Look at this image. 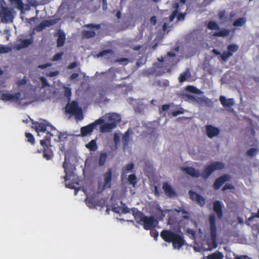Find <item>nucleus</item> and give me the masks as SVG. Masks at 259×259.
<instances>
[{"mask_svg":"<svg viewBox=\"0 0 259 259\" xmlns=\"http://www.w3.org/2000/svg\"><path fill=\"white\" fill-rule=\"evenodd\" d=\"M120 120L121 118L119 114L116 113H111L106 114L97 120L96 123L101 124L106 121L109 122V123H106L102 125L100 129L101 132L107 133L114 128L116 126L117 123L120 122Z\"/></svg>","mask_w":259,"mask_h":259,"instance_id":"nucleus-1","label":"nucleus"},{"mask_svg":"<svg viewBox=\"0 0 259 259\" xmlns=\"http://www.w3.org/2000/svg\"><path fill=\"white\" fill-rule=\"evenodd\" d=\"M136 222L146 230H152L158 225V221L153 216H146L142 211H132Z\"/></svg>","mask_w":259,"mask_h":259,"instance_id":"nucleus-2","label":"nucleus"},{"mask_svg":"<svg viewBox=\"0 0 259 259\" xmlns=\"http://www.w3.org/2000/svg\"><path fill=\"white\" fill-rule=\"evenodd\" d=\"M65 111L67 113L74 115L77 120H81L83 119L82 109L75 101L68 103L65 107Z\"/></svg>","mask_w":259,"mask_h":259,"instance_id":"nucleus-3","label":"nucleus"},{"mask_svg":"<svg viewBox=\"0 0 259 259\" xmlns=\"http://www.w3.org/2000/svg\"><path fill=\"white\" fill-rule=\"evenodd\" d=\"M182 98L188 102L195 101L200 106L205 105L210 107L212 105V101L209 99L205 97H198L196 96L184 94L182 95Z\"/></svg>","mask_w":259,"mask_h":259,"instance_id":"nucleus-4","label":"nucleus"},{"mask_svg":"<svg viewBox=\"0 0 259 259\" xmlns=\"http://www.w3.org/2000/svg\"><path fill=\"white\" fill-rule=\"evenodd\" d=\"M112 169H108L103 175V181H99L98 185V192L101 193L104 189L111 187Z\"/></svg>","mask_w":259,"mask_h":259,"instance_id":"nucleus-5","label":"nucleus"},{"mask_svg":"<svg viewBox=\"0 0 259 259\" xmlns=\"http://www.w3.org/2000/svg\"><path fill=\"white\" fill-rule=\"evenodd\" d=\"M209 222L210 224V238L213 247H217V232L215 223V214H210L209 217Z\"/></svg>","mask_w":259,"mask_h":259,"instance_id":"nucleus-6","label":"nucleus"},{"mask_svg":"<svg viewBox=\"0 0 259 259\" xmlns=\"http://www.w3.org/2000/svg\"><path fill=\"white\" fill-rule=\"evenodd\" d=\"M224 163L221 162H215L207 166L201 174L202 177L206 179L214 170L223 169L224 168Z\"/></svg>","mask_w":259,"mask_h":259,"instance_id":"nucleus-7","label":"nucleus"},{"mask_svg":"<svg viewBox=\"0 0 259 259\" xmlns=\"http://www.w3.org/2000/svg\"><path fill=\"white\" fill-rule=\"evenodd\" d=\"M14 18L12 9L3 7L0 11V21L3 23L12 22Z\"/></svg>","mask_w":259,"mask_h":259,"instance_id":"nucleus-8","label":"nucleus"},{"mask_svg":"<svg viewBox=\"0 0 259 259\" xmlns=\"http://www.w3.org/2000/svg\"><path fill=\"white\" fill-rule=\"evenodd\" d=\"M84 27L88 28L89 30H83L81 32V36L83 38L88 39L90 38L94 37L96 35L95 30L100 29V25H94L93 24H89L85 25Z\"/></svg>","mask_w":259,"mask_h":259,"instance_id":"nucleus-9","label":"nucleus"},{"mask_svg":"<svg viewBox=\"0 0 259 259\" xmlns=\"http://www.w3.org/2000/svg\"><path fill=\"white\" fill-rule=\"evenodd\" d=\"M68 164L65 161L63 163V166L65 169V171L66 172V176L65 177V185L69 188H73L76 190L77 187L75 186L74 184L70 183L69 182H68L69 180L74 181L75 180V176L72 171L70 170L68 168Z\"/></svg>","mask_w":259,"mask_h":259,"instance_id":"nucleus-10","label":"nucleus"},{"mask_svg":"<svg viewBox=\"0 0 259 259\" xmlns=\"http://www.w3.org/2000/svg\"><path fill=\"white\" fill-rule=\"evenodd\" d=\"M33 41L32 37L29 39L20 38L18 41V43L13 46V49L16 50H20L22 49L26 48L31 45Z\"/></svg>","mask_w":259,"mask_h":259,"instance_id":"nucleus-11","label":"nucleus"},{"mask_svg":"<svg viewBox=\"0 0 259 259\" xmlns=\"http://www.w3.org/2000/svg\"><path fill=\"white\" fill-rule=\"evenodd\" d=\"M171 243L174 248L180 249L185 244V240L183 235L176 234Z\"/></svg>","mask_w":259,"mask_h":259,"instance_id":"nucleus-12","label":"nucleus"},{"mask_svg":"<svg viewBox=\"0 0 259 259\" xmlns=\"http://www.w3.org/2000/svg\"><path fill=\"white\" fill-rule=\"evenodd\" d=\"M220 101L224 107L229 108L228 110L229 111H234L233 109L231 108V107L235 105L234 99H227L225 96H221L220 97Z\"/></svg>","mask_w":259,"mask_h":259,"instance_id":"nucleus-13","label":"nucleus"},{"mask_svg":"<svg viewBox=\"0 0 259 259\" xmlns=\"http://www.w3.org/2000/svg\"><path fill=\"white\" fill-rule=\"evenodd\" d=\"M189 194L191 199L200 206H203L205 202V198L194 192L190 190Z\"/></svg>","mask_w":259,"mask_h":259,"instance_id":"nucleus-14","label":"nucleus"},{"mask_svg":"<svg viewBox=\"0 0 259 259\" xmlns=\"http://www.w3.org/2000/svg\"><path fill=\"white\" fill-rule=\"evenodd\" d=\"M177 233L172 232L170 230H163L161 233L160 236L161 238L167 242H171L172 241V239H174L175 236Z\"/></svg>","mask_w":259,"mask_h":259,"instance_id":"nucleus-15","label":"nucleus"},{"mask_svg":"<svg viewBox=\"0 0 259 259\" xmlns=\"http://www.w3.org/2000/svg\"><path fill=\"white\" fill-rule=\"evenodd\" d=\"M206 134L209 138L217 136L220 133V130L211 125H207L205 126Z\"/></svg>","mask_w":259,"mask_h":259,"instance_id":"nucleus-16","label":"nucleus"},{"mask_svg":"<svg viewBox=\"0 0 259 259\" xmlns=\"http://www.w3.org/2000/svg\"><path fill=\"white\" fill-rule=\"evenodd\" d=\"M21 97V94L17 93L12 95L10 94H3L2 95L1 99L4 101L16 102L18 101Z\"/></svg>","mask_w":259,"mask_h":259,"instance_id":"nucleus-17","label":"nucleus"},{"mask_svg":"<svg viewBox=\"0 0 259 259\" xmlns=\"http://www.w3.org/2000/svg\"><path fill=\"white\" fill-rule=\"evenodd\" d=\"M162 189L165 194L169 197H175L177 195L176 191L168 183L165 182L163 184Z\"/></svg>","mask_w":259,"mask_h":259,"instance_id":"nucleus-18","label":"nucleus"},{"mask_svg":"<svg viewBox=\"0 0 259 259\" xmlns=\"http://www.w3.org/2000/svg\"><path fill=\"white\" fill-rule=\"evenodd\" d=\"M230 177L228 175L222 176L215 180L213 185L214 188L219 189L225 182L230 181Z\"/></svg>","mask_w":259,"mask_h":259,"instance_id":"nucleus-19","label":"nucleus"},{"mask_svg":"<svg viewBox=\"0 0 259 259\" xmlns=\"http://www.w3.org/2000/svg\"><path fill=\"white\" fill-rule=\"evenodd\" d=\"M40 97L42 100L54 97L55 96L56 92L52 91L51 88H46L45 90H41Z\"/></svg>","mask_w":259,"mask_h":259,"instance_id":"nucleus-20","label":"nucleus"},{"mask_svg":"<svg viewBox=\"0 0 259 259\" xmlns=\"http://www.w3.org/2000/svg\"><path fill=\"white\" fill-rule=\"evenodd\" d=\"M98 124H100V123H97L96 120L94 123H92L86 126L81 127L80 131L82 136H85L88 134H90L95 126Z\"/></svg>","mask_w":259,"mask_h":259,"instance_id":"nucleus-21","label":"nucleus"},{"mask_svg":"<svg viewBox=\"0 0 259 259\" xmlns=\"http://www.w3.org/2000/svg\"><path fill=\"white\" fill-rule=\"evenodd\" d=\"M58 39L57 45L58 47L63 46L65 40V34L61 30H59L57 32Z\"/></svg>","mask_w":259,"mask_h":259,"instance_id":"nucleus-22","label":"nucleus"},{"mask_svg":"<svg viewBox=\"0 0 259 259\" xmlns=\"http://www.w3.org/2000/svg\"><path fill=\"white\" fill-rule=\"evenodd\" d=\"M113 52L111 50H104L95 56V57L99 58L105 57L106 59H110L113 56Z\"/></svg>","mask_w":259,"mask_h":259,"instance_id":"nucleus-23","label":"nucleus"},{"mask_svg":"<svg viewBox=\"0 0 259 259\" xmlns=\"http://www.w3.org/2000/svg\"><path fill=\"white\" fill-rule=\"evenodd\" d=\"M182 169L192 177H198L200 176L199 171L193 167L183 168Z\"/></svg>","mask_w":259,"mask_h":259,"instance_id":"nucleus-24","label":"nucleus"},{"mask_svg":"<svg viewBox=\"0 0 259 259\" xmlns=\"http://www.w3.org/2000/svg\"><path fill=\"white\" fill-rule=\"evenodd\" d=\"M85 200L86 203L91 208H95L96 209H99L98 207L100 206L96 204V199H95V198L88 197Z\"/></svg>","mask_w":259,"mask_h":259,"instance_id":"nucleus-25","label":"nucleus"},{"mask_svg":"<svg viewBox=\"0 0 259 259\" xmlns=\"http://www.w3.org/2000/svg\"><path fill=\"white\" fill-rule=\"evenodd\" d=\"M132 135V132L130 130L127 131L123 135L122 137V142L124 145H127V143L131 140V135Z\"/></svg>","mask_w":259,"mask_h":259,"instance_id":"nucleus-26","label":"nucleus"},{"mask_svg":"<svg viewBox=\"0 0 259 259\" xmlns=\"http://www.w3.org/2000/svg\"><path fill=\"white\" fill-rule=\"evenodd\" d=\"M191 77V73L188 69L184 73L180 74L179 78L180 82H183Z\"/></svg>","mask_w":259,"mask_h":259,"instance_id":"nucleus-27","label":"nucleus"},{"mask_svg":"<svg viewBox=\"0 0 259 259\" xmlns=\"http://www.w3.org/2000/svg\"><path fill=\"white\" fill-rule=\"evenodd\" d=\"M224 255L220 251H215L207 256V259H223Z\"/></svg>","mask_w":259,"mask_h":259,"instance_id":"nucleus-28","label":"nucleus"},{"mask_svg":"<svg viewBox=\"0 0 259 259\" xmlns=\"http://www.w3.org/2000/svg\"><path fill=\"white\" fill-rule=\"evenodd\" d=\"M258 152L259 149L257 148H251L246 151V154L250 157H253L255 156Z\"/></svg>","mask_w":259,"mask_h":259,"instance_id":"nucleus-29","label":"nucleus"},{"mask_svg":"<svg viewBox=\"0 0 259 259\" xmlns=\"http://www.w3.org/2000/svg\"><path fill=\"white\" fill-rule=\"evenodd\" d=\"M246 19L245 18H244V17L240 18H239V19L236 20L234 22L233 26H236V27L242 26L246 23Z\"/></svg>","mask_w":259,"mask_h":259,"instance_id":"nucleus-30","label":"nucleus"},{"mask_svg":"<svg viewBox=\"0 0 259 259\" xmlns=\"http://www.w3.org/2000/svg\"><path fill=\"white\" fill-rule=\"evenodd\" d=\"M134 167V164L133 163H128L124 166L122 169V175H124L127 172L131 171Z\"/></svg>","mask_w":259,"mask_h":259,"instance_id":"nucleus-31","label":"nucleus"},{"mask_svg":"<svg viewBox=\"0 0 259 259\" xmlns=\"http://www.w3.org/2000/svg\"><path fill=\"white\" fill-rule=\"evenodd\" d=\"M230 31L228 30L224 29L218 32H214L213 34L214 36H226L229 34Z\"/></svg>","mask_w":259,"mask_h":259,"instance_id":"nucleus-32","label":"nucleus"},{"mask_svg":"<svg viewBox=\"0 0 259 259\" xmlns=\"http://www.w3.org/2000/svg\"><path fill=\"white\" fill-rule=\"evenodd\" d=\"M186 90L187 91L191 92L192 93L196 94H203V92L200 90L197 89L195 87L193 86H188L186 88Z\"/></svg>","mask_w":259,"mask_h":259,"instance_id":"nucleus-33","label":"nucleus"},{"mask_svg":"<svg viewBox=\"0 0 259 259\" xmlns=\"http://www.w3.org/2000/svg\"><path fill=\"white\" fill-rule=\"evenodd\" d=\"M218 18L223 23H226L227 21V17L225 11H220L218 15Z\"/></svg>","mask_w":259,"mask_h":259,"instance_id":"nucleus-34","label":"nucleus"},{"mask_svg":"<svg viewBox=\"0 0 259 259\" xmlns=\"http://www.w3.org/2000/svg\"><path fill=\"white\" fill-rule=\"evenodd\" d=\"M86 147L91 150L95 151L97 149V145L95 140H92L86 145Z\"/></svg>","mask_w":259,"mask_h":259,"instance_id":"nucleus-35","label":"nucleus"},{"mask_svg":"<svg viewBox=\"0 0 259 259\" xmlns=\"http://www.w3.org/2000/svg\"><path fill=\"white\" fill-rule=\"evenodd\" d=\"M223 206L220 201H215L213 203V210H222Z\"/></svg>","mask_w":259,"mask_h":259,"instance_id":"nucleus-36","label":"nucleus"},{"mask_svg":"<svg viewBox=\"0 0 259 259\" xmlns=\"http://www.w3.org/2000/svg\"><path fill=\"white\" fill-rule=\"evenodd\" d=\"M40 80L42 83V87H41V90H45L46 88H50V85L45 77H41L40 78Z\"/></svg>","mask_w":259,"mask_h":259,"instance_id":"nucleus-37","label":"nucleus"},{"mask_svg":"<svg viewBox=\"0 0 259 259\" xmlns=\"http://www.w3.org/2000/svg\"><path fill=\"white\" fill-rule=\"evenodd\" d=\"M207 27L211 30L219 29V26L218 24L214 21H210L208 23Z\"/></svg>","mask_w":259,"mask_h":259,"instance_id":"nucleus-38","label":"nucleus"},{"mask_svg":"<svg viewBox=\"0 0 259 259\" xmlns=\"http://www.w3.org/2000/svg\"><path fill=\"white\" fill-rule=\"evenodd\" d=\"M107 158V154L106 153H101L99 159V164L103 165Z\"/></svg>","mask_w":259,"mask_h":259,"instance_id":"nucleus-39","label":"nucleus"},{"mask_svg":"<svg viewBox=\"0 0 259 259\" xmlns=\"http://www.w3.org/2000/svg\"><path fill=\"white\" fill-rule=\"evenodd\" d=\"M11 48L0 45V54L7 53L11 51Z\"/></svg>","mask_w":259,"mask_h":259,"instance_id":"nucleus-40","label":"nucleus"},{"mask_svg":"<svg viewBox=\"0 0 259 259\" xmlns=\"http://www.w3.org/2000/svg\"><path fill=\"white\" fill-rule=\"evenodd\" d=\"M42 22L46 27L56 24L57 22V20L56 19L45 20Z\"/></svg>","mask_w":259,"mask_h":259,"instance_id":"nucleus-41","label":"nucleus"},{"mask_svg":"<svg viewBox=\"0 0 259 259\" xmlns=\"http://www.w3.org/2000/svg\"><path fill=\"white\" fill-rule=\"evenodd\" d=\"M35 130L37 132H45L46 131V127L43 123H39L38 125L36 126Z\"/></svg>","mask_w":259,"mask_h":259,"instance_id":"nucleus-42","label":"nucleus"},{"mask_svg":"<svg viewBox=\"0 0 259 259\" xmlns=\"http://www.w3.org/2000/svg\"><path fill=\"white\" fill-rule=\"evenodd\" d=\"M128 180L130 184L134 186L136 183V177L135 175L132 174L128 176Z\"/></svg>","mask_w":259,"mask_h":259,"instance_id":"nucleus-43","label":"nucleus"},{"mask_svg":"<svg viewBox=\"0 0 259 259\" xmlns=\"http://www.w3.org/2000/svg\"><path fill=\"white\" fill-rule=\"evenodd\" d=\"M63 89L64 96L69 99L71 95V90L66 87H63Z\"/></svg>","mask_w":259,"mask_h":259,"instance_id":"nucleus-44","label":"nucleus"},{"mask_svg":"<svg viewBox=\"0 0 259 259\" xmlns=\"http://www.w3.org/2000/svg\"><path fill=\"white\" fill-rule=\"evenodd\" d=\"M232 56V53L231 52H224L222 55H221V58L222 59L225 61H226L229 57Z\"/></svg>","mask_w":259,"mask_h":259,"instance_id":"nucleus-45","label":"nucleus"},{"mask_svg":"<svg viewBox=\"0 0 259 259\" xmlns=\"http://www.w3.org/2000/svg\"><path fill=\"white\" fill-rule=\"evenodd\" d=\"M238 49V46L235 45H231L228 47V50L229 52H235Z\"/></svg>","mask_w":259,"mask_h":259,"instance_id":"nucleus-46","label":"nucleus"},{"mask_svg":"<svg viewBox=\"0 0 259 259\" xmlns=\"http://www.w3.org/2000/svg\"><path fill=\"white\" fill-rule=\"evenodd\" d=\"M178 221L173 215H170L169 217L168 223L169 225H173L177 223Z\"/></svg>","mask_w":259,"mask_h":259,"instance_id":"nucleus-47","label":"nucleus"},{"mask_svg":"<svg viewBox=\"0 0 259 259\" xmlns=\"http://www.w3.org/2000/svg\"><path fill=\"white\" fill-rule=\"evenodd\" d=\"M63 55V53L62 52L56 54L54 56L52 60L54 61H59L61 59Z\"/></svg>","mask_w":259,"mask_h":259,"instance_id":"nucleus-48","label":"nucleus"},{"mask_svg":"<svg viewBox=\"0 0 259 259\" xmlns=\"http://www.w3.org/2000/svg\"><path fill=\"white\" fill-rule=\"evenodd\" d=\"M150 230V235L152 237H154L155 240H157V238L158 236V232L154 229Z\"/></svg>","mask_w":259,"mask_h":259,"instance_id":"nucleus-49","label":"nucleus"},{"mask_svg":"<svg viewBox=\"0 0 259 259\" xmlns=\"http://www.w3.org/2000/svg\"><path fill=\"white\" fill-rule=\"evenodd\" d=\"M26 137L28 139V141L32 144L34 143V139L32 135L30 133L26 134Z\"/></svg>","mask_w":259,"mask_h":259,"instance_id":"nucleus-50","label":"nucleus"},{"mask_svg":"<svg viewBox=\"0 0 259 259\" xmlns=\"http://www.w3.org/2000/svg\"><path fill=\"white\" fill-rule=\"evenodd\" d=\"M27 82V80L25 77L21 79L18 80L16 83L18 86H21L25 84Z\"/></svg>","mask_w":259,"mask_h":259,"instance_id":"nucleus-51","label":"nucleus"},{"mask_svg":"<svg viewBox=\"0 0 259 259\" xmlns=\"http://www.w3.org/2000/svg\"><path fill=\"white\" fill-rule=\"evenodd\" d=\"M113 141L115 145L119 144L120 142L119 137L117 133L114 134Z\"/></svg>","mask_w":259,"mask_h":259,"instance_id":"nucleus-52","label":"nucleus"},{"mask_svg":"<svg viewBox=\"0 0 259 259\" xmlns=\"http://www.w3.org/2000/svg\"><path fill=\"white\" fill-rule=\"evenodd\" d=\"M59 74V71H54V72H49L48 73H47L46 75L49 77H53V76H56L58 74Z\"/></svg>","mask_w":259,"mask_h":259,"instance_id":"nucleus-53","label":"nucleus"},{"mask_svg":"<svg viewBox=\"0 0 259 259\" xmlns=\"http://www.w3.org/2000/svg\"><path fill=\"white\" fill-rule=\"evenodd\" d=\"M45 27L43 22H42L38 26H37L35 29L37 31H41Z\"/></svg>","mask_w":259,"mask_h":259,"instance_id":"nucleus-54","label":"nucleus"},{"mask_svg":"<svg viewBox=\"0 0 259 259\" xmlns=\"http://www.w3.org/2000/svg\"><path fill=\"white\" fill-rule=\"evenodd\" d=\"M177 10H176L172 13L171 15L170 16L169 21H172L174 20V19L177 16Z\"/></svg>","mask_w":259,"mask_h":259,"instance_id":"nucleus-55","label":"nucleus"},{"mask_svg":"<svg viewBox=\"0 0 259 259\" xmlns=\"http://www.w3.org/2000/svg\"><path fill=\"white\" fill-rule=\"evenodd\" d=\"M52 65V64L50 63H48L43 65H39L38 66V68L40 69H45L47 67H50Z\"/></svg>","mask_w":259,"mask_h":259,"instance_id":"nucleus-56","label":"nucleus"},{"mask_svg":"<svg viewBox=\"0 0 259 259\" xmlns=\"http://www.w3.org/2000/svg\"><path fill=\"white\" fill-rule=\"evenodd\" d=\"M176 212L179 213L181 211H176ZM181 212H182V214H183L182 218L184 219H189L190 218V217L188 215H186V214H188V211H181Z\"/></svg>","mask_w":259,"mask_h":259,"instance_id":"nucleus-57","label":"nucleus"},{"mask_svg":"<svg viewBox=\"0 0 259 259\" xmlns=\"http://www.w3.org/2000/svg\"><path fill=\"white\" fill-rule=\"evenodd\" d=\"M186 15V13L184 14H179L177 16V19L178 20H183L185 18V16Z\"/></svg>","mask_w":259,"mask_h":259,"instance_id":"nucleus-58","label":"nucleus"},{"mask_svg":"<svg viewBox=\"0 0 259 259\" xmlns=\"http://www.w3.org/2000/svg\"><path fill=\"white\" fill-rule=\"evenodd\" d=\"M234 186L230 184H226L223 188V191H225L226 189H234Z\"/></svg>","mask_w":259,"mask_h":259,"instance_id":"nucleus-59","label":"nucleus"},{"mask_svg":"<svg viewBox=\"0 0 259 259\" xmlns=\"http://www.w3.org/2000/svg\"><path fill=\"white\" fill-rule=\"evenodd\" d=\"M77 66V63L75 62L71 63L68 67V69H71L75 68Z\"/></svg>","mask_w":259,"mask_h":259,"instance_id":"nucleus-60","label":"nucleus"},{"mask_svg":"<svg viewBox=\"0 0 259 259\" xmlns=\"http://www.w3.org/2000/svg\"><path fill=\"white\" fill-rule=\"evenodd\" d=\"M150 22L153 25H155L157 22L156 17L154 16H152L150 20Z\"/></svg>","mask_w":259,"mask_h":259,"instance_id":"nucleus-61","label":"nucleus"},{"mask_svg":"<svg viewBox=\"0 0 259 259\" xmlns=\"http://www.w3.org/2000/svg\"><path fill=\"white\" fill-rule=\"evenodd\" d=\"M169 108V105L165 104L162 106L161 111H166Z\"/></svg>","mask_w":259,"mask_h":259,"instance_id":"nucleus-62","label":"nucleus"},{"mask_svg":"<svg viewBox=\"0 0 259 259\" xmlns=\"http://www.w3.org/2000/svg\"><path fill=\"white\" fill-rule=\"evenodd\" d=\"M183 113V112L182 111H174V112H172V115L174 116H177L178 115L180 114H182Z\"/></svg>","mask_w":259,"mask_h":259,"instance_id":"nucleus-63","label":"nucleus"},{"mask_svg":"<svg viewBox=\"0 0 259 259\" xmlns=\"http://www.w3.org/2000/svg\"><path fill=\"white\" fill-rule=\"evenodd\" d=\"M78 76V73H73L70 76V79H74Z\"/></svg>","mask_w":259,"mask_h":259,"instance_id":"nucleus-64","label":"nucleus"}]
</instances>
